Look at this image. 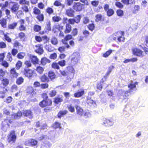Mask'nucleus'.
Masks as SVG:
<instances>
[{"label":"nucleus","mask_w":148,"mask_h":148,"mask_svg":"<svg viewBox=\"0 0 148 148\" xmlns=\"http://www.w3.org/2000/svg\"><path fill=\"white\" fill-rule=\"evenodd\" d=\"M7 141L8 143H15L16 139L15 132L14 130L11 131L7 136Z\"/></svg>","instance_id":"f257e3e1"},{"label":"nucleus","mask_w":148,"mask_h":148,"mask_svg":"<svg viewBox=\"0 0 148 148\" xmlns=\"http://www.w3.org/2000/svg\"><path fill=\"white\" fill-rule=\"evenodd\" d=\"M12 122L10 119L8 118L4 119L1 123V129L4 131L5 132L7 129L9 127L10 124Z\"/></svg>","instance_id":"f03ea898"},{"label":"nucleus","mask_w":148,"mask_h":148,"mask_svg":"<svg viewBox=\"0 0 148 148\" xmlns=\"http://www.w3.org/2000/svg\"><path fill=\"white\" fill-rule=\"evenodd\" d=\"M130 92V91H125L121 89L119 90L117 94V96L120 99H126L129 96V93Z\"/></svg>","instance_id":"7ed1b4c3"},{"label":"nucleus","mask_w":148,"mask_h":148,"mask_svg":"<svg viewBox=\"0 0 148 148\" xmlns=\"http://www.w3.org/2000/svg\"><path fill=\"white\" fill-rule=\"evenodd\" d=\"M43 96H46V98H47L48 97L47 96L46 94H44ZM52 104V101L51 100L46 99H44L39 103L40 106L44 108L47 106H50Z\"/></svg>","instance_id":"20e7f679"},{"label":"nucleus","mask_w":148,"mask_h":148,"mask_svg":"<svg viewBox=\"0 0 148 148\" xmlns=\"http://www.w3.org/2000/svg\"><path fill=\"white\" fill-rule=\"evenodd\" d=\"M80 59V54L79 52H75L73 54L71 62L74 64L77 63Z\"/></svg>","instance_id":"39448f33"},{"label":"nucleus","mask_w":148,"mask_h":148,"mask_svg":"<svg viewBox=\"0 0 148 148\" xmlns=\"http://www.w3.org/2000/svg\"><path fill=\"white\" fill-rule=\"evenodd\" d=\"M132 50L133 53L134 55L141 57H143L144 56L143 54V52L140 49L136 48H134L132 49Z\"/></svg>","instance_id":"423d86ee"},{"label":"nucleus","mask_w":148,"mask_h":148,"mask_svg":"<svg viewBox=\"0 0 148 148\" xmlns=\"http://www.w3.org/2000/svg\"><path fill=\"white\" fill-rule=\"evenodd\" d=\"M23 72L25 76L29 78L32 76L33 74V71L29 69L28 68H25Z\"/></svg>","instance_id":"0eeeda50"},{"label":"nucleus","mask_w":148,"mask_h":148,"mask_svg":"<svg viewBox=\"0 0 148 148\" xmlns=\"http://www.w3.org/2000/svg\"><path fill=\"white\" fill-rule=\"evenodd\" d=\"M83 6L80 3H75L73 6V8L76 11H79L82 10Z\"/></svg>","instance_id":"6e6552de"},{"label":"nucleus","mask_w":148,"mask_h":148,"mask_svg":"<svg viewBox=\"0 0 148 148\" xmlns=\"http://www.w3.org/2000/svg\"><path fill=\"white\" fill-rule=\"evenodd\" d=\"M74 11L72 8H69L66 9V14L69 17H74Z\"/></svg>","instance_id":"1a4fd4ad"},{"label":"nucleus","mask_w":148,"mask_h":148,"mask_svg":"<svg viewBox=\"0 0 148 148\" xmlns=\"http://www.w3.org/2000/svg\"><path fill=\"white\" fill-rule=\"evenodd\" d=\"M35 47L37 48L35 49V51L39 55L42 54L44 52L42 47L41 45H40L39 44L36 45L35 46Z\"/></svg>","instance_id":"9d476101"},{"label":"nucleus","mask_w":148,"mask_h":148,"mask_svg":"<svg viewBox=\"0 0 148 148\" xmlns=\"http://www.w3.org/2000/svg\"><path fill=\"white\" fill-rule=\"evenodd\" d=\"M37 143V141L33 139L29 140L28 141H26L25 143V145L32 146H36Z\"/></svg>","instance_id":"9b49d317"},{"label":"nucleus","mask_w":148,"mask_h":148,"mask_svg":"<svg viewBox=\"0 0 148 148\" xmlns=\"http://www.w3.org/2000/svg\"><path fill=\"white\" fill-rule=\"evenodd\" d=\"M23 114L24 116L27 117L30 119L33 117V113L29 110L24 111Z\"/></svg>","instance_id":"f8f14e48"},{"label":"nucleus","mask_w":148,"mask_h":148,"mask_svg":"<svg viewBox=\"0 0 148 148\" xmlns=\"http://www.w3.org/2000/svg\"><path fill=\"white\" fill-rule=\"evenodd\" d=\"M86 102L90 106H92L94 104L96 105L95 102L91 99L90 97L88 96L87 97Z\"/></svg>","instance_id":"ddd939ff"},{"label":"nucleus","mask_w":148,"mask_h":148,"mask_svg":"<svg viewBox=\"0 0 148 148\" xmlns=\"http://www.w3.org/2000/svg\"><path fill=\"white\" fill-rule=\"evenodd\" d=\"M84 91L83 90H79L78 92L74 94V96L75 97H79L82 96L84 93Z\"/></svg>","instance_id":"4468645a"},{"label":"nucleus","mask_w":148,"mask_h":148,"mask_svg":"<svg viewBox=\"0 0 148 148\" xmlns=\"http://www.w3.org/2000/svg\"><path fill=\"white\" fill-rule=\"evenodd\" d=\"M19 6L17 3L14 4L11 7V10L13 13H15L18 9Z\"/></svg>","instance_id":"2eb2a0df"},{"label":"nucleus","mask_w":148,"mask_h":148,"mask_svg":"<svg viewBox=\"0 0 148 148\" xmlns=\"http://www.w3.org/2000/svg\"><path fill=\"white\" fill-rule=\"evenodd\" d=\"M76 108L77 114L80 116H82L83 114V109L79 106H76Z\"/></svg>","instance_id":"dca6fc26"},{"label":"nucleus","mask_w":148,"mask_h":148,"mask_svg":"<svg viewBox=\"0 0 148 148\" xmlns=\"http://www.w3.org/2000/svg\"><path fill=\"white\" fill-rule=\"evenodd\" d=\"M10 75L13 77H16L18 76V73L16 72L15 68H12L10 70Z\"/></svg>","instance_id":"f3484780"},{"label":"nucleus","mask_w":148,"mask_h":148,"mask_svg":"<svg viewBox=\"0 0 148 148\" xmlns=\"http://www.w3.org/2000/svg\"><path fill=\"white\" fill-rule=\"evenodd\" d=\"M71 26L69 24H67L66 25V29L64 30L65 34L69 33L71 30Z\"/></svg>","instance_id":"a211bd4d"},{"label":"nucleus","mask_w":148,"mask_h":148,"mask_svg":"<svg viewBox=\"0 0 148 148\" xmlns=\"http://www.w3.org/2000/svg\"><path fill=\"white\" fill-rule=\"evenodd\" d=\"M138 84L137 82H135L133 84V83H130L128 85V87L129 88V91L130 92L132 91V90L134 88L136 87V85Z\"/></svg>","instance_id":"6ab92c4d"},{"label":"nucleus","mask_w":148,"mask_h":148,"mask_svg":"<svg viewBox=\"0 0 148 148\" xmlns=\"http://www.w3.org/2000/svg\"><path fill=\"white\" fill-rule=\"evenodd\" d=\"M22 114L21 111H20L18 112L17 113L14 114V115L12 116V117H14V119H19L21 116H22Z\"/></svg>","instance_id":"aec40b11"},{"label":"nucleus","mask_w":148,"mask_h":148,"mask_svg":"<svg viewBox=\"0 0 148 148\" xmlns=\"http://www.w3.org/2000/svg\"><path fill=\"white\" fill-rule=\"evenodd\" d=\"M7 23V20L5 18H3L0 20V24L1 26L3 28L6 27Z\"/></svg>","instance_id":"412c9836"},{"label":"nucleus","mask_w":148,"mask_h":148,"mask_svg":"<svg viewBox=\"0 0 148 148\" xmlns=\"http://www.w3.org/2000/svg\"><path fill=\"white\" fill-rule=\"evenodd\" d=\"M119 34H122L123 33L122 32L119 31L113 34L112 36H111V38L114 40H116L117 38H118V36L119 35Z\"/></svg>","instance_id":"4be33fe9"},{"label":"nucleus","mask_w":148,"mask_h":148,"mask_svg":"<svg viewBox=\"0 0 148 148\" xmlns=\"http://www.w3.org/2000/svg\"><path fill=\"white\" fill-rule=\"evenodd\" d=\"M50 62V61L45 57L42 58L41 60V63L43 65H45L47 63H49Z\"/></svg>","instance_id":"5701e85b"},{"label":"nucleus","mask_w":148,"mask_h":148,"mask_svg":"<svg viewBox=\"0 0 148 148\" xmlns=\"http://www.w3.org/2000/svg\"><path fill=\"white\" fill-rule=\"evenodd\" d=\"M48 76L51 80L54 79L56 77V75L52 71L49 72L48 73Z\"/></svg>","instance_id":"b1692460"},{"label":"nucleus","mask_w":148,"mask_h":148,"mask_svg":"<svg viewBox=\"0 0 148 148\" xmlns=\"http://www.w3.org/2000/svg\"><path fill=\"white\" fill-rule=\"evenodd\" d=\"M17 25V23L16 22L10 24L8 25V28L9 29H14L16 27Z\"/></svg>","instance_id":"393cba45"},{"label":"nucleus","mask_w":148,"mask_h":148,"mask_svg":"<svg viewBox=\"0 0 148 148\" xmlns=\"http://www.w3.org/2000/svg\"><path fill=\"white\" fill-rule=\"evenodd\" d=\"M67 112V111L66 110L61 111L59 112L58 114V117L59 118H61V117L66 114Z\"/></svg>","instance_id":"a878e982"},{"label":"nucleus","mask_w":148,"mask_h":148,"mask_svg":"<svg viewBox=\"0 0 148 148\" xmlns=\"http://www.w3.org/2000/svg\"><path fill=\"white\" fill-rule=\"evenodd\" d=\"M40 79L41 81L42 82H47L49 81V78L45 75L41 76Z\"/></svg>","instance_id":"bb28decb"},{"label":"nucleus","mask_w":148,"mask_h":148,"mask_svg":"<svg viewBox=\"0 0 148 148\" xmlns=\"http://www.w3.org/2000/svg\"><path fill=\"white\" fill-rule=\"evenodd\" d=\"M36 71L38 73L40 74H42L44 71V69L43 67L39 66L37 67Z\"/></svg>","instance_id":"cd10ccee"},{"label":"nucleus","mask_w":148,"mask_h":148,"mask_svg":"<svg viewBox=\"0 0 148 148\" xmlns=\"http://www.w3.org/2000/svg\"><path fill=\"white\" fill-rule=\"evenodd\" d=\"M122 34H119L118 37V40L120 42L123 41L124 40V33L122 32Z\"/></svg>","instance_id":"c85d7f7f"},{"label":"nucleus","mask_w":148,"mask_h":148,"mask_svg":"<svg viewBox=\"0 0 148 148\" xmlns=\"http://www.w3.org/2000/svg\"><path fill=\"white\" fill-rule=\"evenodd\" d=\"M106 12H107V15L109 16H112L114 13V11L112 9H108Z\"/></svg>","instance_id":"c756f323"},{"label":"nucleus","mask_w":148,"mask_h":148,"mask_svg":"<svg viewBox=\"0 0 148 148\" xmlns=\"http://www.w3.org/2000/svg\"><path fill=\"white\" fill-rule=\"evenodd\" d=\"M31 60L34 64H36L38 63V60L36 56H32L31 58Z\"/></svg>","instance_id":"7c9ffc66"},{"label":"nucleus","mask_w":148,"mask_h":148,"mask_svg":"<svg viewBox=\"0 0 148 148\" xmlns=\"http://www.w3.org/2000/svg\"><path fill=\"white\" fill-rule=\"evenodd\" d=\"M23 81L24 79L22 77H21L17 79L16 81V83L18 85H20L23 82Z\"/></svg>","instance_id":"2f4dec72"},{"label":"nucleus","mask_w":148,"mask_h":148,"mask_svg":"<svg viewBox=\"0 0 148 148\" xmlns=\"http://www.w3.org/2000/svg\"><path fill=\"white\" fill-rule=\"evenodd\" d=\"M25 56V53L21 52L17 54V57L19 59H22L24 58Z\"/></svg>","instance_id":"473e14b6"},{"label":"nucleus","mask_w":148,"mask_h":148,"mask_svg":"<svg viewBox=\"0 0 148 148\" xmlns=\"http://www.w3.org/2000/svg\"><path fill=\"white\" fill-rule=\"evenodd\" d=\"M116 13L117 15L119 16H122L124 15L123 11L120 9L116 11Z\"/></svg>","instance_id":"72a5a7b5"},{"label":"nucleus","mask_w":148,"mask_h":148,"mask_svg":"<svg viewBox=\"0 0 148 148\" xmlns=\"http://www.w3.org/2000/svg\"><path fill=\"white\" fill-rule=\"evenodd\" d=\"M140 6H139L136 5H135L134 7V9L133 10V12L134 13L136 14L140 10Z\"/></svg>","instance_id":"f704fd0d"},{"label":"nucleus","mask_w":148,"mask_h":148,"mask_svg":"<svg viewBox=\"0 0 148 148\" xmlns=\"http://www.w3.org/2000/svg\"><path fill=\"white\" fill-rule=\"evenodd\" d=\"M53 127L55 129L60 128L61 127H60V123L58 122H56L53 124Z\"/></svg>","instance_id":"c9c22d12"},{"label":"nucleus","mask_w":148,"mask_h":148,"mask_svg":"<svg viewBox=\"0 0 148 148\" xmlns=\"http://www.w3.org/2000/svg\"><path fill=\"white\" fill-rule=\"evenodd\" d=\"M112 50H109L107 51L106 53L103 54V57L107 58L112 53Z\"/></svg>","instance_id":"e433bc0d"},{"label":"nucleus","mask_w":148,"mask_h":148,"mask_svg":"<svg viewBox=\"0 0 148 148\" xmlns=\"http://www.w3.org/2000/svg\"><path fill=\"white\" fill-rule=\"evenodd\" d=\"M36 18L39 21H43L44 18V15L42 14H38Z\"/></svg>","instance_id":"4c0bfd02"},{"label":"nucleus","mask_w":148,"mask_h":148,"mask_svg":"<svg viewBox=\"0 0 148 148\" xmlns=\"http://www.w3.org/2000/svg\"><path fill=\"white\" fill-rule=\"evenodd\" d=\"M52 20L54 22H58L61 20V18L59 16H56L53 17Z\"/></svg>","instance_id":"58836bf2"},{"label":"nucleus","mask_w":148,"mask_h":148,"mask_svg":"<svg viewBox=\"0 0 148 148\" xmlns=\"http://www.w3.org/2000/svg\"><path fill=\"white\" fill-rule=\"evenodd\" d=\"M7 91V89L4 87L0 86V93L4 94Z\"/></svg>","instance_id":"ea45409f"},{"label":"nucleus","mask_w":148,"mask_h":148,"mask_svg":"<svg viewBox=\"0 0 148 148\" xmlns=\"http://www.w3.org/2000/svg\"><path fill=\"white\" fill-rule=\"evenodd\" d=\"M2 83L3 84V86H5L8 84V80L6 79H3V80L2 81Z\"/></svg>","instance_id":"a19ab883"},{"label":"nucleus","mask_w":148,"mask_h":148,"mask_svg":"<svg viewBox=\"0 0 148 148\" xmlns=\"http://www.w3.org/2000/svg\"><path fill=\"white\" fill-rule=\"evenodd\" d=\"M114 67L113 66H110L108 69V71L106 74V76L108 75L112 71V70L114 68Z\"/></svg>","instance_id":"79ce46f5"},{"label":"nucleus","mask_w":148,"mask_h":148,"mask_svg":"<svg viewBox=\"0 0 148 148\" xmlns=\"http://www.w3.org/2000/svg\"><path fill=\"white\" fill-rule=\"evenodd\" d=\"M19 3L21 5L27 4L29 5V2L26 0H20Z\"/></svg>","instance_id":"37998d69"},{"label":"nucleus","mask_w":148,"mask_h":148,"mask_svg":"<svg viewBox=\"0 0 148 148\" xmlns=\"http://www.w3.org/2000/svg\"><path fill=\"white\" fill-rule=\"evenodd\" d=\"M63 101L62 99L60 97H56L55 98V102L56 104H58Z\"/></svg>","instance_id":"c03bdc74"},{"label":"nucleus","mask_w":148,"mask_h":148,"mask_svg":"<svg viewBox=\"0 0 148 148\" xmlns=\"http://www.w3.org/2000/svg\"><path fill=\"white\" fill-rule=\"evenodd\" d=\"M51 43L54 45H56L58 43V40L56 38L53 37L51 40Z\"/></svg>","instance_id":"a18cd8bd"},{"label":"nucleus","mask_w":148,"mask_h":148,"mask_svg":"<svg viewBox=\"0 0 148 148\" xmlns=\"http://www.w3.org/2000/svg\"><path fill=\"white\" fill-rule=\"evenodd\" d=\"M95 17L96 18V21L97 22H98L101 20L102 18V16L101 14H99L96 16Z\"/></svg>","instance_id":"49530a36"},{"label":"nucleus","mask_w":148,"mask_h":148,"mask_svg":"<svg viewBox=\"0 0 148 148\" xmlns=\"http://www.w3.org/2000/svg\"><path fill=\"white\" fill-rule=\"evenodd\" d=\"M33 12L36 14H40V10L37 8L35 7L34 9Z\"/></svg>","instance_id":"de8ad7c7"},{"label":"nucleus","mask_w":148,"mask_h":148,"mask_svg":"<svg viewBox=\"0 0 148 148\" xmlns=\"http://www.w3.org/2000/svg\"><path fill=\"white\" fill-rule=\"evenodd\" d=\"M41 29V27L38 25H36L34 26V31L36 32H38Z\"/></svg>","instance_id":"09e8293b"},{"label":"nucleus","mask_w":148,"mask_h":148,"mask_svg":"<svg viewBox=\"0 0 148 148\" xmlns=\"http://www.w3.org/2000/svg\"><path fill=\"white\" fill-rule=\"evenodd\" d=\"M7 60L9 61L10 62H11L12 60V55L10 53H8L7 56Z\"/></svg>","instance_id":"8fccbe9b"},{"label":"nucleus","mask_w":148,"mask_h":148,"mask_svg":"<svg viewBox=\"0 0 148 148\" xmlns=\"http://www.w3.org/2000/svg\"><path fill=\"white\" fill-rule=\"evenodd\" d=\"M66 61L64 60L59 61L58 62V64L61 66H63L65 65Z\"/></svg>","instance_id":"3c124183"},{"label":"nucleus","mask_w":148,"mask_h":148,"mask_svg":"<svg viewBox=\"0 0 148 148\" xmlns=\"http://www.w3.org/2000/svg\"><path fill=\"white\" fill-rule=\"evenodd\" d=\"M69 110L72 112H73L75 111V108L71 105H69L68 106Z\"/></svg>","instance_id":"603ef678"},{"label":"nucleus","mask_w":148,"mask_h":148,"mask_svg":"<svg viewBox=\"0 0 148 148\" xmlns=\"http://www.w3.org/2000/svg\"><path fill=\"white\" fill-rule=\"evenodd\" d=\"M22 64V62L21 61H18L16 65V69H19L20 68V67L21 66Z\"/></svg>","instance_id":"864d4df0"},{"label":"nucleus","mask_w":148,"mask_h":148,"mask_svg":"<svg viewBox=\"0 0 148 148\" xmlns=\"http://www.w3.org/2000/svg\"><path fill=\"white\" fill-rule=\"evenodd\" d=\"M81 19V17L80 16V15H78L77 16L75 17L74 19V20H75V22L76 23H79L80 20Z\"/></svg>","instance_id":"5fc2aeb1"},{"label":"nucleus","mask_w":148,"mask_h":148,"mask_svg":"<svg viewBox=\"0 0 148 148\" xmlns=\"http://www.w3.org/2000/svg\"><path fill=\"white\" fill-rule=\"evenodd\" d=\"M58 64V63L57 64L56 63H54L52 64V67L54 69H59L60 67Z\"/></svg>","instance_id":"6e6d98bb"},{"label":"nucleus","mask_w":148,"mask_h":148,"mask_svg":"<svg viewBox=\"0 0 148 148\" xmlns=\"http://www.w3.org/2000/svg\"><path fill=\"white\" fill-rule=\"evenodd\" d=\"M51 24L50 22H49L46 24V25L45 27V28L48 31H51Z\"/></svg>","instance_id":"4d7b16f0"},{"label":"nucleus","mask_w":148,"mask_h":148,"mask_svg":"<svg viewBox=\"0 0 148 148\" xmlns=\"http://www.w3.org/2000/svg\"><path fill=\"white\" fill-rule=\"evenodd\" d=\"M56 94V91L55 90H52L51 91L49 94L50 97H53Z\"/></svg>","instance_id":"13d9d810"},{"label":"nucleus","mask_w":148,"mask_h":148,"mask_svg":"<svg viewBox=\"0 0 148 148\" xmlns=\"http://www.w3.org/2000/svg\"><path fill=\"white\" fill-rule=\"evenodd\" d=\"M67 69L69 72L71 73H74V70L73 68L71 66H70L67 67Z\"/></svg>","instance_id":"bf43d9fd"},{"label":"nucleus","mask_w":148,"mask_h":148,"mask_svg":"<svg viewBox=\"0 0 148 148\" xmlns=\"http://www.w3.org/2000/svg\"><path fill=\"white\" fill-rule=\"evenodd\" d=\"M115 5L117 7L119 8H122L123 7V5L119 2H117L115 3Z\"/></svg>","instance_id":"052dcab7"},{"label":"nucleus","mask_w":148,"mask_h":148,"mask_svg":"<svg viewBox=\"0 0 148 148\" xmlns=\"http://www.w3.org/2000/svg\"><path fill=\"white\" fill-rule=\"evenodd\" d=\"M88 27L89 30L92 31L94 29L95 26L94 24L92 23L91 24H89L88 26Z\"/></svg>","instance_id":"680f3d73"},{"label":"nucleus","mask_w":148,"mask_h":148,"mask_svg":"<svg viewBox=\"0 0 148 148\" xmlns=\"http://www.w3.org/2000/svg\"><path fill=\"white\" fill-rule=\"evenodd\" d=\"M89 20L88 18L87 17H84L83 19V23L84 24H86L89 23Z\"/></svg>","instance_id":"e2e57ef3"},{"label":"nucleus","mask_w":148,"mask_h":148,"mask_svg":"<svg viewBox=\"0 0 148 148\" xmlns=\"http://www.w3.org/2000/svg\"><path fill=\"white\" fill-rule=\"evenodd\" d=\"M48 84L47 83L42 84H41L40 86L41 88L42 89H45L47 88L48 87Z\"/></svg>","instance_id":"0e129e2a"},{"label":"nucleus","mask_w":148,"mask_h":148,"mask_svg":"<svg viewBox=\"0 0 148 148\" xmlns=\"http://www.w3.org/2000/svg\"><path fill=\"white\" fill-rule=\"evenodd\" d=\"M18 52V51L16 49H12V55L14 56H16V55L17 53Z\"/></svg>","instance_id":"69168bd1"},{"label":"nucleus","mask_w":148,"mask_h":148,"mask_svg":"<svg viewBox=\"0 0 148 148\" xmlns=\"http://www.w3.org/2000/svg\"><path fill=\"white\" fill-rule=\"evenodd\" d=\"M3 114L7 115H10V112L6 108H4L3 109Z\"/></svg>","instance_id":"338daca9"},{"label":"nucleus","mask_w":148,"mask_h":148,"mask_svg":"<svg viewBox=\"0 0 148 148\" xmlns=\"http://www.w3.org/2000/svg\"><path fill=\"white\" fill-rule=\"evenodd\" d=\"M99 3V1H92L91 4L94 6L96 7L97 6Z\"/></svg>","instance_id":"774afa93"}]
</instances>
